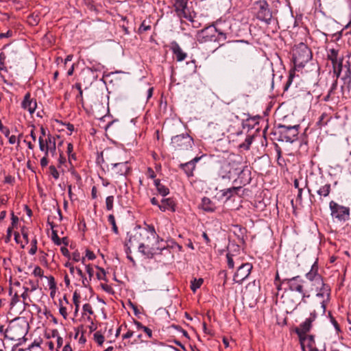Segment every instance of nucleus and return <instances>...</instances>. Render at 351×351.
I'll use <instances>...</instances> for the list:
<instances>
[{"label":"nucleus","instance_id":"obj_1","mask_svg":"<svg viewBox=\"0 0 351 351\" xmlns=\"http://www.w3.org/2000/svg\"><path fill=\"white\" fill-rule=\"evenodd\" d=\"M151 235V234H149ZM138 239H135L139 243L138 251L149 258H152L156 254H160L162 250L166 249L165 245L160 243L159 239L151 238V236H138ZM134 240H133V242Z\"/></svg>","mask_w":351,"mask_h":351},{"label":"nucleus","instance_id":"obj_2","mask_svg":"<svg viewBox=\"0 0 351 351\" xmlns=\"http://www.w3.org/2000/svg\"><path fill=\"white\" fill-rule=\"evenodd\" d=\"M311 58V51L306 45L300 43L295 46L293 50V61L295 68H303Z\"/></svg>","mask_w":351,"mask_h":351},{"label":"nucleus","instance_id":"obj_3","mask_svg":"<svg viewBox=\"0 0 351 351\" xmlns=\"http://www.w3.org/2000/svg\"><path fill=\"white\" fill-rule=\"evenodd\" d=\"M299 125L293 126L279 124L276 128L279 141L293 143L298 139L299 134Z\"/></svg>","mask_w":351,"mask_h":351},{"label":"nucleus","instance_id":"obj_4","mask_svg":"<svg viewBox=\"0 0 351 351\" xmlns=\"http://www.w3.org/2000/svg\"><path fill=\"white\" fill-rule=\"evenodd\" d=\"M311 187L316 190L317 195L319 196V199L322 200L323 197H326L329 195L331 185L329 183H326L324 178L322 176L312 175L309 178Z\"/></svg>","mask_w":351,"mask_h":351},{"label":"nucleus","instance_id":"obj_5","mask_svg":"<svg viewBox=\"0 0 351 351\" xmlns=\"http://www.w3.org/2000/svg\"><path fill=\"white\" fill-rule=\"evenodd\" d=\"M28 324L25 321L11 324L8 327V331L10 332L9 339L21 341L22 337L23 341H26L25 335L28 332Z\"/></svg>","mask_w":351,"mask_h":351},{"label":"nucleus","instance_id":"obj_6","mask_svg":"<svg viewBox=\"0 0 351 351\" xmlns=\"http://www.w3.org/2000/svg\"><path fill=\"white\" fill-rule=\"evenodd\" d=\"M256 18L266 24H270L272 14L269 8V5L266 1L262 0L256 1L254 5Z\"/></svg>","mask_w":351,"mask_h":351},{"label":"nucleus","instance_id":"obj_7","mask_svg":"<svg viewBox=\"0 0 351 351\" xmlns=\"http://www.w3.org/2000/svg\"><path fill=\"white\" fill-rule=\"evenodd\" d=\"M171 144L176 149L188 150L192 147L193 140L188 134H182L172 137Z\"/></svg>","mask_w":351,"mask_h":351},{"label":"nucleus","instance_id":"obj_8","mask_svg":"<svg viewBox=\"0 0 351 351\" xmlns=\"http://www.w3.org/2000/svg\"><path fill=\"white\" fill-rule=\"evenodd\" d=\"M330 209L331 210V215L333 217H335L339 221H346L350 217V209L348 207L340 206L335 203L334 201H331L329 204Z\"/></svg>","mask_w":351,"mask_h":351},{"label":"nucleus","instance_id":"obj_9","mask_svg":"<svg viewBox=\"0 0 351 351\" xmlns=\"http://www.w3.org/2000/svg\"><path fill=\"white\" fill-rule=\"evenodd\" d=\"M252 269V265L251 263H245L239 265L233 276V280L234 282L241 284L246 278H247Z\"/></svg>","mask_w":351,"mask_h":351},{"label":"nucleus","instance_id":"obj_10","mask_svg":"<svg viewBox=\"0 0 351 351\" xmlns=\"http://www.w3.org/2000/svg\"><path fill=\"white\" fill-rule=\"evenodd\" d=\"M315 290L317 291L316 296L323 298V300L321 302V306L323 314H324L326 312V303L330 300V288L323 282V285L315 286Z\"/></svg>","mask_w":351,"mask_h":351},{"label":"nucleus","instance_id":"obj_11","mask_svg":"<svg viewBox=\"0 0 351 351\" xmlns=\"http://www.w3.org/2000/svg\"><path fill=\"white\" fill-rule=\"evenodd\" d=\"M216 32H218L219 37L217 40L219 41H224L226 39V34L221 32L220 29L215 27H207L203 29L201 32L204 41H215L217 38H215L213 33Z\"/></svg>","mask_w":351,"mask_h":351},{"label":"nucleus","instance_id":"obj_12","mask_svg":"<svg viewBox=\"0 0 351 351\" xmlns=\"http://www.w3.org/2000/svg\"><path fill=\"white\" fill-rule=\"evenodd\" d=\"M283 283H286L288 288L291 291H296L299 293H303L304 281L300 276L293 277L291 278H286L283 280Z\"/></svg>","mask_w":351,"mask_h":351},{"label":"nucleus","instance_id":"obj_13","mask_svg":"<svg viewBox=\"0 0 351 351\" xmlns=\"http://www.w3.org/2000/svg\"><path fill=\"white\" fill-rule=\"evenodd\" d=\"M327 56L332 62L334 72L339 75L342 68V59L339 57V50L334 48L329 49Z\"/></svg>","mask_w":351,"mask_h":351},{"label":"nucleus","instance_id":"obj_14","mask_svg":"<svg viewBox=\"0 0 351 351\" xmlns=\"http://www.w3.org/2000/svg\"><path fill=\"white\" fill-rule=\"evenodd\" d=\"M153 239H159L158 235L156 234L154 227L152 225H147L145 228L141 229L139 232H136L135 234L130 237L128 241L129 244L133 245V240L138 239V236H149Z\"/></svg>","mask_w":351,"mask_h":351},{"label":"nucleus","instance_id":"obj_15","mask_svg":"<svg viewBox=\"0 0 351 351\" xmlns=\"http://www.w3.org/2000/svg\"><path fill=\"white\" fill-rule=\"evenodd\" d=\"M111 166V169L114 173L119 176H126L130 171V166L128 160H122L119 159V161L112 163Z\"/></svg>","mask_w":351,"mask_h":351},{"label":"nucleus","instance_id":"obj_16","mask_svg":"<svg viewBox=\"0 0 351 351\" xmlns=\"http://www.w3.org/2000/svg\"><path fill=\"white\" fill-rule=\"evenodd\" d=\"M318 266L317 262H315L311 267V270L306 274V278L311 282H312V285L317 286L323 285V278L318 274Z\"/></svg>","mask_w":351,"mask_h":351},{"label":"nucleus","instance_id":"obj_17","mask_svg":"<svg viewBox=\"0 0 351 351\" xmlns=\"http://www.w3.org/2000/svg\"><path fill=\"white\" fill-rule=\"evenodd\" d=\"M21 107L24 110H27L31 114H33L37 107L36 101L31 98L29 93H27L24 96L23 100L21 103Z\"/></svg>","mask_w":351,"mask_h":351},{"label":"nucleus","instance_id":"obj_18","mask_svg":"<svg viewBox=\"0 0 351 351\" xmlns=\"http://www.w3.org/2000/svg\"><path fill=\"white\" fill-rule=\"evenodd\" d=\"M170 49L178 62H182L187 57V53L182 51L178 43L176 41L171 43Z\"/></svg>","mask_w":351,"mask_h":351},{"label":"nucleus","instance_id":"obj_19","mask_svg":"<svg viewBox=\"0 0 351 351\" xmlns=\"http://www.w3.org/2000/svg\"><path fill=\"white\" fill-rule=\"evenodd\" d=\"M199 207L205 212L213 213L216 210L215 204L208 197H204L202 199Z\"/></svg>","mask_w":351,"mask_h":351},{"label":"nucleus","instance_id":"obj_20","mask_svg":"<svg viewBox=\"0 0 351 351\" xmlns=\"http://www.w3.org/2000/svg\"><path fill=\"white\" fill-rule=\"evenodd\" d=\"M312 322H313L311 319L306 318L305 321L300 324L299 327L296 328L297 334L300 337L306 335V333L310 330Z\"/></svg>","mask_w":351,"mask_h":351},{"label":"nucleus","instance_id":"obj_21","mask_svg":"<svg viewBox=\"0 0 351 351\" xmlns=\"http://www.w3.org/2000/svg\"><path fill=\"white\" fill-rule=\"evenodd\" d=\"M159 209L165 212L167 210L175 211V204L172 199L171 198H165L162 199V202L160 205H158Z\"/></svg>","mask_w":351,"mask_h":351},{"label":"nucleus","instance_id":"obj_22","mask_svg":"<svg viewBox=\"0 0 351 351\" xmlns=\"http://www.w3.org/2000/svg\"><path fill=\"white\" fill-rule=\"evenodd\" d=\"M241 189V186H233L221 190V195L226 198V201H228L234 195H237Z\"/></svg>","mask_w":351,"mask_h":351},{"label":"nucleus","instance_id":"obj_23","mask_svg":"<svg viewBox=\"0 0 351 351\" xmlns=\"http://www.w3.org/2000/svg\"><path fill=\"white\" fill-rule=\"evenodd\" d=\"M19 293V290L14 289V287H10L9 295L12 297L10 305L12 308L14 307L20 301Z\"/></svg>","mask_w":351,"mask_h":351},{"label":"nucleus","instance_id":"obj_24","mask_svg":"<svg viewBox=\"0 0 351 351\" xmlns=\"http://www.w3.org/2000/svg\"><path fill=\"white\" fill-rule=\"evenodd\" d=\"M154 185L158 191V192L162 196H166L169 193V189L165 185L160 183V180L159 179L154 180Z\"/></svg>","mask_w":351,"mask_h":351},{"label":"nucleus","instance_id":"obj_25","mask_svg":"<svg viewBox=\"0 0 351 351\" xmlns=\"http://www.w3.org/2000/svg\"><path fill=\"white\" fill-rule=\"evenodd\" d=\"M180 168L183 169L188 177L193 176L195 167L193 162H186L180 165Z\"/></svg>","mask_w":351,"mask_h":351},{"label":"nucleus","instance_id":"obj_26","mask_svg":"<svg viewBox=\"0 0 351 351\" xmlns=\"http://www.w3.org/2000/svg\"><path fill=\"white\" fill-rule=\"evenodd\" d=\"M234 258L235 256L230 253L226 254L227 264L230 269L234 268L235 262L238 263L239 258L235 259Z\"/></svg>","mask_w":351,"mask_h":351},{"label":"nucleus","instance_id":"obj_27","mask_svg":"<svg viewBox=\"0 0 351 351\" xmlns=\"http://www.w3.org/2000/svg\"><path fill=\"white\" fill-rule=\"evenodd\" d=\"M202 283H203V279L202 278H199V279L194 278L191 281V290L193 292H195L196 290L201 287Z\"/></svg>","mask_w":351,"mask_h":351},{"label":"nucleus","instance_id":"obj_28","mask_svg":"<svg viewBox=\"0 0 351 351\" xmlns=\"http://www.w3.org/2000/svg\"><path fill=\"white\" fill-rule=\"evenodd\" d=\"M253 141V136L251 135H248L246 138L245 141L240 144L239 147L240 148H242L245 150H247L250 149V147Z\"/></svg>","mask_w":351,"mask_h":351},{"label":"nucleus","instance_id":"obj_29","mask_svg":"<svg viewBox=\"0 0 351 351\" xmlns=\"http://www.w3.org/2000/svg\"><path fill=\"white\" fill-rule=\"evenodd\" d=\"M176 12H182L186 8V2L184 0H178L175 3Z\"/></svg>","mask_w":351,"mask_h":351},{"label":"nucleus","instance_id":"obj_30","mask_svg":"<svg viewBox=\"0 0 351 351\" xmlns=\"http://www.w3.org/2000/svg\"><path fill=\"white\" fill-rule=\"evenodd\" d=\"M223 168L226 170V172L225 173H223V172H221L220 176L221 177L222 179H228V180H230L232 178L230 165L229 164L225 165L223 167Z\"/></svg>","mask_w":351,"mask_h":351},{"label":"nucleus","instance_id":"obj_31","mask_svg":"<svg viewBox=\"0 0 351 351\" xmlns=\"http://www.w3.org/2000/svg\"><path fill=\"white\" fill-rule=\"evenodd\" d=\"M21 290L23 291V293L21 294V297L23 299V303L24 304V305H27V299H29V294H28V292H30L29 288L23 286L22 287Z\"/></svg>","mask_w":351,"mask_h":351},{"label":"nucleus","instance_id":"obj_32","mask_svg":"<svg viewBox=\"0 0 351 351\" xmlns=\"http://www.w3.org/2000/svg\"><path fill=\"white\" fill-rule=\"evenodd\" d=\"M93 339L99 346H101L104 341V337L100 332L94 333Z\"/></svg>","mask_w":351,"mask_h":351},{"label":"nucleus","instance_id":"obj_33","mask_svg":"<svg viewBox=\"0 0 351 351\" xmlns=\"http://www.w3.org/2000/svg\"><path fill=\"white\" fill-rule=\"evenodd\" d=\"M108 220L109 223L112 225L113 232L116 234H117L119 233V231H118V228L116 224L114 216L113 215H110L108 217Z\"/></svg>","mask_w":351,"mask_h":351},{"label":"nucleus","instance_id":"obj_34","mask_svg":"<svg viewBox=\"0 0 351 351\" xmlns=\"http://www.w3.org/2000/svg\"><path fill=\"white\" fill-rule=\"evenodd\" d=\"M106 206L108 210H112L114 206V196L110 195L106 198Z\"/></svg>","mask_w":351,"mask_h":351},{"label":"nucleus","instance_id":"obj_35","mask_svg":"<svg viewBox=\"0 0 351 351\" xmlns=\"http://www.w3.org/2000/svg\"><path fill=\"white\" fill-rule=\"evenodd\" d=\"M39 148L41 152L45 153V155L47 156V148L48 146L45 143L43 138L40 136L38 138Z\"/></svg>","mask_w":351,"mask_h":351},{"label":"nucleus","instance_id":"obj_36","mask_svg":"<svg viewBox=\"0 0 351 351\" xmlns=\"http://www.w3.org/2000/svg\"><path fill=\"white\" fill-rule=\"evenodd\" d=\"M40 21V18L38 14H33L28 19V23L31 25H36Z\"/></svg>","mask_w":351,"mask_h":351},{"label":"nucleus","instance_id":"obj_37","mask_svg":"<svg viewBox=\"0 0 351 351\" xmlns=\"http://www.w3.org/2000/svg\"><path fill=\"white\" fill-rule=\"evenodd\" d=\"M79 299H80V295L77 294L76 292H75L73 295V303L75 306V313H77L79 311V308H80Z\"/></svg>","mask_w":351,"mask_h":351},{"label":"nucleus","instance_id":"obj_38","mask_svg":"<svg viewBox=\"0 0 351 351\" xmlns=\"http://www.w3.org/2000/svg\"><path fill=\"white\" fill-rule=\"evenodd\" d=\"M71 259L75 262H78L80 261H82V263L85 265V257H82L81 258L80 254L79 252H74L72 254Z\"/></svg>","mask_w":351,"mask_h":351},{"label":"nucleus","instance_id":"obj_39","mask_svg":"<svg viewBox=\"0 0 351 351\" xmlns=\"http://www.w3.org/2000/svg\"><path fill=\"white\" fill-rule=\"evenodd\" d=\"M328 315H329V317H330V321L331 322V324L333 325V326L335 327V330L336 332L338 333L339 332H341V329H340V327L337 323V322L335 320V319L332 316L331 313H328Z\"/></svg>","mask_w":351,"mask_h":351},{"label":"nucleus","instance_id":"obj_40","mask_svg":"<svg viewBox=\"0 0 351 351\" xmlns=\"http://www.w3.org/2000/svg\"><path fill=\"white\" fill-rule=\"evenodd\" d=\"M49 172L51 176L55 179L58 180L59 178V173L56 168L53 165H51L49 167Z\"/></svg>","mask_w":351,"mask_h":351},{"label":"nucleus","instance_id":"obj_41","mask_svg":"<svg viewBox=\"0 0 351 351\" xmlns=\"http://www.w3.org/2000/svg\"><path fill=\"white\" fill-rule=\"evenodd\" d=\"M51 239L53 241V243L57 245H60L62 244V241L59 238L56 231L52 232Z\"/></svg>","mask_w":351,"mask_h":351},{"label":"nucleus","instance_id":"obj_42","mask_svg":"<svg viewBox=\"0 0 351 351\" xmlns=\"http://www.w3.org/2000/svg\"><path fill=\"white\" fill-rule=\"evenodd\" d=\"M0 334L4 337V338L9 339L10 337V332L8 331V327L7 328H4V326L0 323Z\"/></svg>","mask_w":351,"mask_h":351},{"label":"nucleus","instance_id":"obj_43","mask_svg":"<svg viewBox=\"0 0 351 351\" xmlns=\"http://www.w3.org/2000/svg\"><path fill=\"white\" fill-rule=\"evenodd\" d=\"M51 154L52 156H54L56 154V142L53 143L51 145L48 146L47 148V156Z\"/></svg>","mask_w":351,"mask_h":351},{"label":"nucleus","instance_id":"obj_44","mask_svg":"<svg viewBox=\"0 0 351 351\" xmlns=\"http://www.w3.org/2000/svg\"><path fill=\"white\" fill-rule=\"evenodd\" d=\"M43 274H44L43 270L39 266L35 267V268L33 271V274L35 276L42 278L43 276Z\"/></svg>","mask_w":351,"mask_h":351},{"label":"nucleus","instance_id":"obj_45","mask_svg":"<svg viewBox=\"0 0 351 351\" xmlns=\"http://www.w3.org/2000/svg\"><path fill=\"white\" fill-rule=\"evenodd\" d=\"M82 310L84 313H88L89 315L93 314L92 306L90 304L86 303L83 305Z\"/></svg>","mask_w":351,"mask_h":351},{"label":"nucleus","instance_id":"obj_46","mask_svg":"<svg viewBox=\"0 0 351 351\" xmlns=\"http://www.w3.org/2000/svg\"><path fill=\"white\" fill-rule=\"evenodd\" d=\"M27 283H28V285H29V286H30V287H29L30 292H33L38 289V282H35L32 280H29V281Z\"/></svg>","mask_w":351,"mask_h":351},{"label":"nucleus","instance_id":"obj_47","mask_svg":"<svg viewBox=\"0 0 351 351\" xmlns=\"http://www.w3.org/2000/svg\"><path fill=\"white\" fill-rule=\"evenodd\" d=\"M60 306L59 308V313L64 319H66V317H67L66 308L62 306L61 301H60Z\"/></svg>","mask_w":351,"mask_h":351},{"label":"nucleus","instance_id":"obj_48","mask_svg":"<svg viewBox=\"0 0 351 351\" xmlns=\"http://www.w3.org/2000/svg\"><path fill=\"white\" fill-rule=\"evenodd\" d=\"M85 268L87 274H88V277L90 280L94 276V270L93 268L90 265H85Z\"/></svg>","mask_w":351,"mask_h":351},{"label":"nucleus","instance_id":"obj_49","mask_svg":"<svg viewBox=\"0 0 351 351\" xmlns=\"http://www.w3.org/2000/svg\"><path fill=\"white\" fill-rule=\"evenodd\" d=\"M45 143L47 145H51L53 143H55V138L51 134H48L47 138L44 141Z\"/></svg>","mask_w":351,"mask_h":351},{"label":"nucleus","instance_id":"obj_50","mask_svg":"<svg viewBox=\"0 0 351 351\" xmlns=\"http://www.w3.org/2000/svg\"><path fill=\"white\" fill-rule=\"evenodd\" d=\"M177 14L180 17H183L184 19H186L189 20L190 21H193L192 18L190 16H188V14H186V9L183 10V12H178Z\"/></svg>","mask_w":351,"mask_h":351},{"label":"nucleus","instance_id":"obj_51","mask_svg":"<svg viewBox=\"0 0 351 351\" xmlns=\"http://www.w3.org/2000/svg\"><path fill=\"white\" fill-rule=\"evenodd\" d=\"M40 342L41 340H34V342L31 343L26 350L28 351H32V349L34 348V347H40Z\"/></svg>","mask_w":351,"mask_h":351},{"label":"nucleus","instance_id":"obj_52","mask_svg":"<svg viewBox=\"0 0 351 351\" xmlns=\"http://www.w3.org/2000/svg\"><path fill=\"white\" fill-rule=\"evenodd\" d=\"M10 287H14V289H18L19 291L22 289L21 282L19 281H15L10 283Z\"/></svg>","mask_w":351,"mask_h":351},{"label":"nucleus","instance_id":"obj_53","mask_svg":"<svg viewBox=\"0 0 351 351\" xmlns=\"http://www.w3.org/2000/svg\"><path fill=\"white\" fill-rule=\"evenodd\" d=\"M13 36V32L11 30L7 31L5 33H0V39L4 38H10Z\"/></svg>","mask_w":351,"mask_h":351},{"label":"nucleus","instance_id":"obj_54","mask_svg":"<svg viewBox=\"0 0 351 351\" xmlns=\"http://www.w3.org/2000/svg\"><path fill=\"white\" fill-rule=\"evenodd\" d=\"M5 58V56L4 53H0V71H3L5 69V66H4Z\"/></svg>","mask_w":351,"mask_h":351},{"label":"nucleus","instance_id":"obj_55","mask_svg":"<svg viewBox=\"0 0 351 351\" xmlns=\"http://www.w3.org/2000/svg\"><path fill=\"white\" fill-rule=\"evenodd\" d=\"M86 257L88 260L92 261V260H94V259L95 258V257H96V256H95V254H94L93 252H91V251H90V250H87L86 251Z\"/></svg>","mask_w":351,"mask_h":351},{"label":"nucleus","instance_id":"obj_56","mask_svg":"<svg viewBox=\"0 0 351 351\" xmlns=\"http://www.w3.org/2000/svg\"><path fill=\"white\" fill-rule=\"evenodd\" d=\"M142 330L149 338H152V331L150 328L147 326H144Z\"/></svg>","mask_w":351,"mask_h":351},{"label":"nucleus","instance_id":"obj_57","mask_svg":"<svg viewBox=\"0 0 351 351\" xmlns=\"http://www.w3.org/2000/svg\"><path fill=\"white\" fill-rule=\"evenodd\" d=\"M5 183L12 184L14 182V178L10 175H8L5 177Z\"/></svg>","mask_w":351,"mask_h":351},{"label":"nucleus","instance_id":"obj_58","mask_svg":"<svg viewBox=\"0 0 351 351\" xmlns=\"http://www.w3.org/2000/svg\"><path fill=\"white\" fill-rule=\"evenodd\" d=\"M47 165H48L47 156L45 155V156L40 159V165L42 167H45L47 166Z\"/></svg>","mask_w":351,"mask_h":351},{"label":"nucleus","instance_id":"obj_59","mask_svg":"<svg viewBox=\"0 0 351 351\" xmlns=\"http://www.w3.org/2000/svg\"><path fill=\"white\" fill-rule=\"evenodd\" d=\"M302 295V300H301V302L299 303V304H300L301 303H304V304H306L307 302H306V298H309V295H307L305 292V290H303V293H300Z\"/></svg>","mask_w":351,"mask_h":351},{"label":"nucleus","instance_id":"obj_60","mask_svg":"<svg viewBox=\"0 0 351 351\" xmlns=\"http://www.w3.org/2000/svg\"><path fill=\"white\" fill-rule=\"evenodd\" d=\"M302 191H303L302 189H299L298 193V195L296 197V201L299 202L300 203H301L302 201Z\"/></svg>","mask_w":351,"mask_h":351},{"label":"nucleus","instance_id":"obj_61","mask_svg":"<svg viewBox=\"0 0 351 351\" xmlns=\"http://www.w3.org/2000/svg\"><path fill=\"white\" fill-rule=\"evenodd\" d=\"M150 28H151V27L149 25H145L143 22L139 27V31L141 32H145V31L150 29Z\"/></svg>","mask_w":351,"mask_h":351},{"label":"nucleus","instance_id":"obj_62","mask_svg":"<svg viewBox=\"0 0 351 351\" xmlns=\"http://www.w3.org/2000/svg\"><path fill=\"white\" fill-rule=\"evenodd\" d=\"M81 279H82V285L84 287H87L89 285V281L90 280V279L88 280L85 276L83 274V277H80Z\"/></svg>","mask_w":351,"mask_h":351},{"label":"nucleus","instance_id":"obj_63","mask_svg":"<svg viewBox=\"0 0 351 351\" xmlns=\"http://www.w3.org/2000/svg\"><path fill=\"white\" fill-rule=\"evenodd\" d=\"M147 176L152 179H153L156 177V173L152 169L148 168Z\"/></svg>","mask_w":351,"mask_h":351},{"label":"nucleus","instance_id":"obj_64","mask_svg":"<svg viewBox=\"0 0 351 351\" xmlns=\"http://www.w3.org/2000/svg\"><path fill=\"white\" fill-rule=\"evenodd\" d=\"M134 335V332L132 330H128L125 334L122 336L123 339L131 338Z\"/></svg>","mask_w":351,"mask_h":351}]
</instances>
